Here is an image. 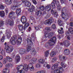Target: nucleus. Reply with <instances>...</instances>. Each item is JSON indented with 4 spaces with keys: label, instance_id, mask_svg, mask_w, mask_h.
Returning <instances> with one entry per match:
<instances>
[{
    "label": "nucleus",
    "instance_id": "f257e3e1",
    "mask_svg": "<svg viewBox=\"0 0 73 73\" xmlns=\"http://www.w3.org/2000/svg\"><path fill=\"white\" fill-rule=\"evenodd\" d=\"M55 4H56L58 10V11H61V6L60 5V3L58 0H53V1L51 3V4L48 5V6L45 7V10L49 11L50 10L51 7L52 9H55L56 8V6Z\"/></svg>",
    "mask_w": 73,
    "mask_h": 73
},
{
    "label": "nucleus",
    "instance_id": "f03ea898",
    "mask_svg": "<svg viewBox=\"0 0 73 73\" xmlns=\"http://www.w3.org/2000/svg\"><path fill=\"white\" fill-rule=\"evenodd\" d=\"M28 69L29 68L27 64H25L24 66L21 64L17 66V70L18 72L17 73H25V71L27 72Z\"/></svg>",
    "mask_w": 73,
    "mask_h": 73
},
{
    "label": "nucleus",
    "instance_id": "7ed1b4c3",
    "mask_svg": "<svg viewBox=\"0 0 73 73\" xmlns=\"http://www.w3.org/2000/svg\"><path fill=\"white\" fill-rule=\"evenodd\" d=\"M11 44L13 45H15L16 44L17 41H18L21 42L23 41L22 38L20 37L19 38H17V37L15 35L13 36V37H11L10 40Z\"/></svg>",
    "mask_w": 73,
    "mask_h": 73
},
{
    "label": "nucleus",
    "instance_id": "20e7f679",
    "mask_svg": "<svg viewBox=\"0 0 73 73\" xmlns=\"http://www.w3.org/2000/svg\"><path fill=\"white\" fill-rule=\"evenodd\" d=\"M56 41V37L55 36H54L52 38H51L49 40L48 43H46L45 44V46L46 48L48 47V45L50 44V46L53 45Z\"/></svg>",
    "mask_w": 73,
    "mask_h": 73
},
{
    "label": "nucleus",
    "instance_id": "39448f33",
    "mask_svg": "<svg viewBox=\"0 0 73 73\" xmlns=\"http://www.w3.org/2000/svg\"><path fill=\"white\" fill-rule=\"evenodd\" d=\"M4 44L5 45V50H6L7 53H11L13 50V47L12 46H9V45L7 44V42H5Z\"/></svg>",
    "mask_w": 73,
    "mask_h": 73
},
{
    "label": "nucleus",
    "instance_id": "423d86ee",
    "mask_svg": "<svg viewBox=\"0 0 73 73\" xmlns=\"http://www.w3.org/2000/svg\"><path fill=\"white\" fill-rule=\"evenodd\" d=\"M63 71L64 70L62 68L60 67L57 68L56 70L52 71L51 73H62Z\"/></svg>",
    "mask_w": 73,
    "mask_h": 73
},
{
    "label": "nucleus",
    "instance_id": "0eeeda50",
    "mask_svg": "<svg viewBox=\"0 0 73 73\" xmlns=\"http://www.w3.org/2000/svg\"><path fill=\"white\" fill-rule=\"evenodd\" d=\"M62 18L63 20H67L69 19V18L70 17H71L72 16L70 13H66L64 15H62Z\"/></svg>",
    "mask_w": 73,
    "mask_h": 73
},
{
    "label": "nucleus",
    "instance_id": "6e6552de",
    "mask_svg": "<svg viewBox=\"0 0 73 73\" xmlns=\"http://www.w3.org/2000/svg\"><path fill=\"white\" fill-rule=\"evenodd\" d=\"M54 21L53 19L51 18L50 19L46 20L43 22V23L45 25H50Z\"/></svg>",
    "mask_w": 73,
    "mask_h": 73
},
{
    "label": "nucleus",
    "instance_id": "1a4fd4ad",
    "mask_svg": "<svg viewBox=\"0 0 73 73\" xmlns=\"http://www.w3.org/2000/svg\"><path fill=\"white\" fill-rule=\"evenodd\" d=\"M60 44L62 46L64 45L66 47H68V46H69V45L70 44V42H69V41H68V40H64L63 42H60Z\"/></svg>",
    "mask_w": 73,
    "mask_h": 73
},
{
    "label": "nucleus",
    "instance_id": "9d476101",
    "mask_svg": "<svg viewBox=\"0 0 73 73\" xmlns=\"http://www.w3.org/2000/svg\"><path fill=\"white\" fill-rule=\"evenodd\" d=\"M15 12L13 11L11 12L9 15V17L12 20H15L16 17L15 16Z\"/></svg>",
    "mask_w": 73,
    "mask_h": 73
},
{
    "label": "nucleus",
    "instance_id": "9b49d317",
    "mask_svg": "<svg viewBox=\"0 0 73 73\" xmlns=\"http://www.w3.org/2000/svg\"><path fill=\"white\" fill-rule=\"evenodd\" d=\"M68 10L67 8L66 7H64L61 11L62 15V16L63 15H64V13H68Z\"/></svg>",
    "mask_w": 73,
    "mask_h": 73
},
{
    "label": "nucleus",
    "instance_id": "f8f14e48",
    "mask_svg": "<svg viewBox=\"0 0 73 73\" xmlns=\"http://www.w3.org/2000/svg\"><path fill=\"white\" fill-rule=\"evenodd\" d=\"M19 52L21 55H23V54L27 53V50L25 49L21 48L19 50Z\"/></svg>",
    "mask_w": 73,
    "mask_h": 73
},
{
    "label": "nucleus",
    "instance_id": "ddd939ff",
    "mask_svg": "<svg viewBox=\"0 0 73 73\" xmlns=\"http://www.w3.org/2000/svg\"><path fill=\"white\" fill-rule=\"evenodd\" d=\"M27 18L25 16H22L21 19V21L23 24H25L27 22Z\"/></svg>",
    "mask_w": 73,
    "mask_h": 73
},
{
    "label": "nucleus",
    "instance_id": "4468645a",
    "mask_svg": "<svg viewBox=\"0 0 73 73\" xmlns=\"http://www.w3.org/2000/svg\"><path fill=\"white\" fill-rule=\"evenodd\" d=\"M7 23H8L10 26H13L14 24V21L13 19H9L7 22Z\"/></svg>",
    "mask_w": 73,
    "mask_h": 73
},
{
    "label": "nucleus",
    "instance_id": "2eb2a0df",
    "mask_svg": "<svg viewBox=\"0 0 73 73\" xmlns=\"http://www.w3.org/2000/svg\"><path fill=\"white\" fill-rule=\"evenodd\" d=\"M27 42L29 45H32L33 44V43L31 41V38H29L27 39Z\"/></svg>",
    "mask_w": 73,
    "mask_h": 73
},
{
    "label": "nucleus",
    "instance_id": "dca6fc26",
    "mask_svg": "<svg viewBox=\"0 0 73 73\" xmlns=\"http://www.w3.org/2000/svg\"><path fill=\"white\" fill-rule=\"evenodd\" d=\"M37 51L36 50L35 48H32L31 50L30 51V53L32 55H36Z\"/></svg>",
    "mask_w": 73,
    "mask_h": 73
},
{
    "label": "nucleus",
    "instance_id": "f3484780",
    "mask_svg": "<svg viewBox=\"0 0 73 73\" xmlns=\"http://www.w3.org/2000/svg\"><path fill=\"white\" fill-rule=\"evenodd\" d=\"M64 53L65 55H69L70 54V50L68 49H66L64 50Z\"/></svg>",
    "mask_w": 73,
    "mask_h": 73
},
{
    "label": "nucleus",
    "instance_id": "a211bd4d",
    "mask_svg": "<svg viewBox=\"0 0 73 73\" xmlns=\"http://www.w3.org/2000/svg\"><path fill=\"white\" fill-rule=\"evenodd\" d=\"M36 7L33 5H32L31 6V8L28 9V11L31 13H32L33 11L35 10Z\"/></svg>",
    "mask_w": 73,
    "mask_h": 73
},
{
    "label": "nucleus",
    "instance_id": "6ab92c4d",
    "mask_svg": "<svg viewBox=\"0 0 73 73\" xmlns=\"http://www.w3.org/2000/svg\"><path fill=\"white\" fill-rule=\"evenodd\" d=\"M37 58H33L30 60V62L31 63V64H36V62H37Z\"/></svg>",
    "mask_w": 73,
    "mask_h": 73
},
{
    "label": "nucleus",
    "instance_id": "aec40b11",
    "mask_svg": "<svg viewBox=\"0 0 73 73\" xmlns=\"http://www.w3.org/2000/svg\"><path fill=\"white\" fill-rule=\"evenodd\" d=\"M28 67L29 68V69L31 71H33L34 70V67H33V65L31 63L29 64L28 65Z\"/></svg>",
    "mask_w": 73,
    "mask_h": 73
},
{
    "label": "nucleus",
    "instance_id": "412c9836",
    "mask_svg": "<svg viewBox=\"0 0 73 73\" xmlns=\"http://www.w3.org/2000/svg\"><path fill=\"white\" fill-rule=\"evenodd\" d=\"M51 13L52 15H54L56 17H57L58 16V14L56 12V11H54V10H53V9H51Z\"/></svg>",
    "mask_w": 73,
    "mask_h": 73
},
{
    "label": "nucleus",
    "instance_id": "4be33fe9",
    "mask_svg": "<svg viewBox=\"0 0 73 73\" xmlns=\"http://www.w3.org/2000/svg\"><path fill=\"white\" fill-rule=\"evenodd\" d=\"M16 13L17 14V16H19L20 15V13H21V9L18 8L16 9Z\"/></svg>",
    "mask_w": 73,
    "mask_h": 73
},
{
    "label": "nucleus",
    "instance_id": "5701e85b",
    "mask_svg": "<svg viewBox=\"0 0 73 73\" xmlns=\"http://www.w3.org/2000/svg\"><path fill=\"white\" fill-rule=\"evenodd\" d=\"M58 67V64L56 63L54 64L51 67L52 70H54Z\"/></svg>",
    "mask_w": 73,
    "mask_h": 73
},
{
    "label": "nucleus",
    "instance_id": "b1692460",
    "mask_svg": "<svg viewBox=\"0 0 73 73\" xmlns=\"http://www.w3.org/2000/svg\"><path fill=\"white\" fill-rule=\"evenodd\" d=\"M11 33H12L11 31H9L6 34V36L7 38L8 39L10 38L11 37Z\"/></svg>",
    "mask_w": 73,
    "mask_h": 73
},
{
    "label": "nucleus",
    "instance_id": "393cba45",
    "mask_svg": "<svg viewBox=\"0 0 73 73\" xmlns=\"http://www.w3.org/2000/svg\"><path fill=\"white\" fill-rule=\"evenodd\" d=\"M20 60V56L18 55H16L15 57V60L17 62H19Z\"/></svg>",
    "mask_w": 73,
    "mask_h": 73
},
{
    "label": "nucleus",
    "instance_id": "a878e982",
    "mask_svg": "<svg viewBox=\"0 0 73 73\" xmlns=\"http://www.w3.org/2000/svg\"><path fill=\"white\" fill-rule=\"evenodd\" d=\"M38 16H41L42 15V12L40 10H38L36 13Z\"/></svg>",
    "mask_w": 73,
    "mask_h": 73
},
{
    "label": "nucleus",
    "instance_id": "bb28decb",
    "mask_svg": "<svg viewBox=\"0 0 73 73\" xmlns=\"http://www.w3.org/2000/svg\"><path fill=\"white\" fill-rule=\"evenodd\" d=\"M58 23L60 26H61L63 25V21H62L60 19L58 20Z\"/></svg>",
    "mask_w": 73,
    "mask_h": 73
},
{
    "label": "nucleus",
    "instance_id": "cd10ccee",
    "mask_svg": "<svg viewBox=\"0 0 73 73\" xmlns=\"http://www.w3.org/2000/svg\"><path fill=\"white\" fill-rule=\"evenodd\" d=\"M25 5L26 7H29L31 6V3L27 1L25 4Z\"/></svg>",
    "mask_w": 73,
    "mask_h": 73
},
{
    "label": "nucleus",
    "instance_id": "c85d7f7f",
    "mask_svg": "<svg viewBox=\"0 0 73 73\" xmlns=\"http://www.w3.org/2000/svg\"><path fill=\"white\" fill-rule=\"evenodd\" d=\"M0 16L2 17L5 16V12L3 11H0Z\"/></svg>",
    "mask_w": 73,
    "mask_h": 73
},
{
    "label": "nucleus",
    "instance_id": "c756f323",
    "mask_svg": "<svg viewBox=\"0 0 73 73\" xmlns=\"http://www.w3.org/2000/svg\"><path fill=\"white\" fill-rule=\"evenodd\" d=\"M18 27L20 31H23L24 29V27L22 25H19Z\"/></svg>",
    "mask_w": 73,
    "mask_h": 73
},
{
    "label": "nucleus",
    "instance_id": "7c9ffc66",
    "mask_svg": "<svg viewBox=\"0 0 73 73\" xmlns=\"http://www.w3.org/2000/svg\"><path fill=\"white\" fill-rule=\"evenodd\" d=\"M29 23H26L25 24V25L24 26V30H25L28 27H29Z\"/></svg>",
    "mask_w": 73,
    "mask_h": 73
},
{
    "label": "nucleus",
    "instance_id": "2f4dec72",
    "mask_svg": "<svg viewBox=\"0 0 73 73\" xmlns=\"http://www.w3.org/2000/svg\"><path fill=\"white\" fill-rule=\"evenodd\" d=\"M31 45H28L27 47V52H29L30 50H31V48H32V47H31Z\"/></svg>",
    "mask_w": 73,
    "mask_h": 73
},
{
    "label": "nucleus",
    "instance_id": "473e14b6",
    "mask_svg": "<svg viewBox=\"0 0 73 73\" xmlns=\"http://www.w3.org/2000/svg\"><path fill=\"white\" fill-rule=\"evenodd\" d=\"M45 60L42 59H39L38 60V62L40 64H43Z\"/></svg>",
    "mask_w": 73,
    "mask_h": 73
},
{
    "label": "nucleus",
    "instance_id": "72a5a7b5",
    "mask_svg": "<svg viewBox=\"0 0 73 73\" xmlns=\"http://www.w3.org/2000/svg\"><path fill=\"white\" fill-rule=\"evenodd\" d=\"M12 66H13V65H12V64L11 63L7 64L5 66V67L6 68H9V67L11 68V67H12Z\"/></svg>",
    "mask_w": 73,
    "mask_h": 73
},
{
    "label": "nucleus",
    "instance_id": "f704fd0d",
    "mask_svg": "<svg viewBox=\"0 0 73 73\" xmlns=\"http://www.w3.org/2000/svg\"><path fill=\"white\" fill-rule=\"evenodd\" d=\"M3 72V73H9V70L7 69V68H6L5 69H4Z\"/></svg>",
    "mask_w": 73,
    "mask_h": 73
},
{
    "label": "nucleus",
    "instance_id": "c9c22d12",
    "mask_svg": "<svg viewBox=\"0 0 73 73\" xmlns=\"http://www.w3.org/2000/svg\"><path fill=\"white\" fill-rule=\"evenodd\" d=\"M53 35H54V34L53 33V32H50L48 36V38H50L51 37H52L53 36Z\"/></svg>",
    "mask_w": 73,
    "mask_h": 73
},
{
    "label": "nucleus",
    "instance_id": "e433bc0d",
    "mask_svg": "<svg viewBox=\"0 0 73 73\" xmlns=\"http://www.w3.org/2000/svg\"><path fill=\"white\" fill-rule=\"evenodd\" d=\"M6 58L9 62H12V58H11L9 56L6 57Z\"/></svg>",
    "mask_w": 73,
    "mask_h": 73
},
{
    "label": "nucleus",
    "instance_id": "4c0bfd02",
    "mask_svg": "<svg viewBox=\"0 0 73 73\" xmlns=\"http://www.w3.org/2000/svg\"><path fill=\"white\" fill-rule=\"evenodd\" d=\"M18 7H19V6L17 5L15 6H13L11 7V9L13 11H14L16 9V8H18Z\"/></svg>",
    "mask_w": 73,
    "mask_h": 73
},
{
    "label": "nucleus",
    "instance_id": "58836bf2",
    "mask_svg": "<svg viewBox=\"0 0 73 73\" xmlns=\"http://www.w3.org/2000/svg\"><path fill=\"white\" fill-rule=\"evenodd\" d=\"M46 15L44 17L45 19H48V18H49L50 16V14H49V13H47Z\"/></svg>",
    "mask_w": 73,
    "mask_h": 73
},
{
    "label": "nucleus",
    "instance_id": "ea45409f",
    "mask_svg": "<svg viewBox=\"0 0 73 73\" xmlns=\"http://www.w3.org/2000/svg\"><path fill=\"white\" fill-rule=\"evenodd\" d=\"M68 31L70 32L72 34H73V28L71 27L68 29Z\"/></svg>",
    "mask_w": 73,
    "mask_h": 73
},
{
    "label": "nucleus",
    "instance_id": "a19ab883",
    "mask_svg": "<svg viewBox=\"0 0 73 73\" xmlns=\"http://www.w3.org/2000/svg\"><path fill=\"white\" fill-rule=\"evenodd\" d=\"M67 59V57L66 56H64L62 58L61 61H64Z\"/></svg>",
    "mask_w": 73,
    "mask_h": 73
},
{
    "label": "nucleus",
    "instance_id": "79ce46f5",
    "mask_svg": "<svg viewBox=\"0 0 73 73\" xmlns=\"http://www.w3.org/2000/svg\"><path fill=\"white\" fill-rule=\"evenodd\" d=\"M49 51L48 50L47 51H46L45 52V55L44 56L45 57H48L49 54Z\"/></svg>",
    "mask_w": 73,
    "mask_h": 73
},
{
    "label": "nucleus",
    "instance_id": "37998d69",
    "mask_svg": "<svg viewBox=\"0 0 73 73\" xmlns=\"http://www.w3.org/2000/svg\"><path fill=\"white\" fill-rule=\"evenodd\" d=\"M32 58V56L30 55H27L25 59H28V60L31 59Z\"/></svg>",
    "mask_w": 73,
    "mask_h": 73
},
{
    "label": "nucleus",
    "instance_id": "c03bdc74",
    "mask_svg": "<svg viewBox=\"0 0 73 73\" xmlns=\"http://www.w3.org/2000/svg\"><path fill=\"white\" fill-rule=\"evenodd\" d=\"M54 55H56V53H55L54 51H52L51 52L50 54V56L53 57V56H54Z\"/></svg>",
    "mask_w": 73,
    "mask_h": 73
},
{
    "label": "nucleus",
    "instance_id": "a18cd8bd",
    "mask_svg": "<svg viewBox=\"0 0 73 73\" xmlns=\"http://www.w3.org/2000/svg\"><path fill=\"white\" fill-rule=\"evenodd\" d=\"M46 35H48V33H46V34H45V35L43 36V38L44 39V40L45 41H47V39H46V38L48 37V36H46Z\"/></svg>",
    "mask_w": 73,
    "mask_h": 73
},
{
    "label": "nucleus",
    "instance_id": "49530a36",
    "mask_svg": "<svg viewBox=\"0 0 73 73\" xmlns=\"http://www.w3.org/2000/svg\"><path fill=\"white\" fill-rule=\"evenodd\" d=\"M6 3L7 4L9 5L11 4H12V0H8L7 2H6Z\"/></svg>",
    "mask_w": 73,
    "mask_h": 73
},
{
    "label": "nucleus",
    "instance_id": "de8ad7c7",
    "mask_svg": "<svg viewBox=\"0 0 73 73\" xmlns=\"http://www.w3.org/2000/svg\"><path fill=\"white\" fill-rule=\"evenodd\" d=\"M1 53L3 56H5V52L4 50H2L1 52Z\"/></svg>",
    "mask_w": 73,
    "mask_h": 73
},
{
    "label": "nucleus",
    "instance_id": "09e8293b",
    "mask_svg": "<svg viewBox=\"0 0 73 73\" xmlns=\"http://www.w3.org/2000/svg\"><path fill=\"white\" fill-rule=\"evenodd\" d=\"M0 22V28L1 27H2L4 25V21H1Z\"/></svg>",
    "mask_w": 73,
    "mask_h": 73
},
{
    "label": "nucleus",
    "instance_id": "8fccbe9b",
    "mask_svg": "<svg viewBox=\"0 0 73 73\" xmlns=\"http://www.w3.org/2000/svg\"><path fill=\"white\" fill-rule=\"evenodd\" d=\"M39 9H40L41 11H44V10H45V7H44V6H42L39 8Z\"/></svg>",
    "mask_w": 73,
    "mask_h": 73
},
{
    "label": "nucleus",
    "instance_id": "3c124183",
    "mask_svg": "<svg viewBox=\"0 0 73 73\" xmlns=\"http://www.w3.org/2000/svg\"><path fill=\"white\" fill-rule=\"evenodd\" d=\"M51 27L52 28V29H55L56 28V25H55V24H52L51 26Z\"/></svg>",
    "mask_w": 73,
    "mask_h": 73
},
{
    "label": "nucleus",
    "instance_id": "603ef678",
    "mask_svg": "<svg viewBox=\"0 0 73 73\" xmlns=\"http://www.w3.org/2000/svg\"><path fill=\"white\" fill-rule=\"evenodd\" d=\"M7 59L6 58H4L3 60V64H7Z\"/></svg>",
    "mask_w": 73,
    "mask_h": 73
},
{
    "label": "nucleus",
    "instance_id": "864d4df0",
    "mask_svg": "<svg viewBox=\"0 0 73 73\" xmlns=\"http://www.w3.org/2000/svg\"><path fill=\"white\" fill-rule=\"evenodd\" d=\"M58 32L59 34H63L64 33V31L61 30H58Z\"/></svg>",
    "mask_w": 73,
    "mask_h": 73
},
{
    "label": "nucleus",
    "instance_id": "5fc2aeb1",
    "mask_svg": "<svg viewBox=\"0 0 73 73\" xmlns=\"http://www.w3.org/2000/svg\"><path fill=\"white\" fill-rule=\"evenodd\" d=\"M61 65L62 67L64 68H65L66 67V65H65L64 64V63H63V62H62L61 63Z\"/></svg>",
    "mask_w": 73,
    "mask_h": 73
},
{
    "label": "nucleus",
    "instance_id": "6e6d98bb",
    "mask_svg": "<svg viewBox=\"0 0 73 73\" xmlns=\"http://www.w3.org/2000/svg\"><path fill=\"white\" fill-rule=\"evenodd\" d=\"M5 40V36H3L1 39V41L2 42H4Z\"/></svg>",
    "mask_w": 73,
    "mask_h": 73
},
{
    "label": "nucleus",
    "instance_id": "4d7b16f0",
    "mask_svg": "<svg viewBox=\"0 0 73 73\" xmlns=\"http://www.w3.org/2000/svg\"><path fill=\"white\" fill-rule=\"evenodd\" d=\"M0 8L1 9H4V6L2 5H0Z\"/></svg>",
    "mask_w": 73,
    "mask_h": 73
},
{
    "label": "nucleus",
    "instance_id": "13d9d810",
    "mask_svg": "<svg viewBox=\"0 0 73 73\" xmlns=\"http://www.w3.org/2000/svg\"><path fill=\"white\" fill-rule=\"evenodd\" d=\"M47 14V13H46V11H44L42 12V15L44 16H45Z\"/></svg>",
    "mask_w": 73,
    "mask_h": 73
},
{
    "label": "nucleus",
    "instance_id": "bf43d9fd",
    "mask_svg": "<svg viewBox=\"0 0 73 73\" xmlns=\"http://www.w3.org/2000/svg\"><path fill=\"white\" fill-rule=\"evenodd\" d=\"M41 65L39 64H36V68H40L41 67Z\"/></svg>",
    "mask_w": 73,
    "mask_h": 73
},
{
    "label": "nucleus",
    "instance_id": "052dcab7",
    "mask_svg": "<svg viewBox=\"0 0 73 73\" xmlns=\"http://www.w3.org/2000/svg\"><path fill=\"white\" fill-rule=\"evenodd\" d=\"M46 30L47 31H50V27H47L45 28Z\"/></svg>",
    "mask_w": 73,
    "mask_h": 73
},
{
    "label": "nucleus",
    "instance_id": "680f3d73",
    "mask_svg": "<svg viewBox=\"0 0 73 73\" xmlns=\"http://www.w3.org/2000/svg\"><path fill=\"white\" fill-rule=\"evenodd\" d=\"M36 73H45V71L43 70H40V71L37 72Z\"/></svg>",
    "mask_w": 73,
    "mask_h": 73
},
{
    "label": "nucleus",
    "instance_id": "e2e57ef3",
    "mask_svg": "<svg viewBox=\"0 0 73 73\" xmlns=\"http://www.w3.org/2000/svg\"><path fill=\"white\" fill-rule=\"evenodd\" d=\"M32 1L34 4H37V1L36 0H32Z\"/></svg>",
    "mask_w": 73,
    "mask_h": 73
},
{
    "label": "nucleus",
    "instance_id": "0e129e2a",
    "mask_svg": "<svg viewBox=\"0 0 73 73\" xmlns=\"http://www.w3.org/2000/svg\"><path fill=\"white\" fill-rule=\"evenodd\" d=\"M57 60V58L56 57H54L52 59V62H54L56 61Z\"/></svg>",
    "mask_w": 73,
    "mask_h": 73
},
{
    "label": "nucleus",
    "instance_id": "69168bd1",
    "mask_svg": "<svg viewBox=\"0 0 73 73\" xmlns=\"http://www.w3.org/2000/svg\"><path fill=\"white\" fill-rule=\"evenodd\" d=\"M61 4H64L65 2V0H60Z\"/></svg>",
    "mask_w": 73,
    "mask_h": 73
},
{
    "label": "nucleus",
    "instance_id": "338daca9",
    "mask_svg": "<svg viewBox=\"0 0 73 73\" xmlns=\"http://www.w3.org/2000/svg\"><path fill=\"white\" fill-rule=\"evenodd\" d=\"M48 65V63L46 62H44L43 66L44 67H46L47 65Z\"/></svg>",
    "mask_w": 73,
    "mask_h": 73
},
{
    "label": "nucleus",
    "instance_id": "774afa93",
    "mask_svg": "<svg viewBox=\"0 0 73 73\" xmlns=\"http://www.w3.org/2000/svg\"><path fill=\"white\" fill-rule=\"evenodd\" d=\"M5 13L7 15L8 14V9H7V8H6L5 9Z\"/></svg>",
    "mask_w": 73,
    "mask_h": 73
}]
</instances>
